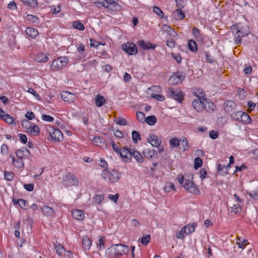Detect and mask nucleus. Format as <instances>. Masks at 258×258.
Listing matches in <instances>:
<instances>
[{
    "instance_id": "f257e3e1",
    "label": "nucleus",
    "mask_w": 258,
    "mask_h": 258,
    "mask_svg": "<svg viewBox=\"0 0 258 258\" xmlns=\"http://www.w3.org/2000/svg\"><path fill=\"white\" fill-rule=\"evenodd\" d=\"M201 96H198L197 98L194 100L192 106L198 112H201L204 109L208 111L214 110V104L207 101L203 96V93H200Z\"/></svg>"
},
{
    "instance_id": "f03ea898",
    "label": "nucleus",
    "mask_w": 258,
    "mask_h": 258,
    "mask_svg": "<svg viewBox=\"0 0 258 258\" xmlns=\"http://www.w3.org/2000/svg\"><path fill=\"white\" fill-rule=\"evenodd\" d=\"M178 182L188 192L195 195L200 194V190L197 185L192 181V178L189 177L184 178L182 175H179L177 177Z\"/></svg>"
},
{
    "instance_id": "7ed1b4c3",
    "label": "nucleus",
    "mask_w": 258,
    "mask_h": 258,
    "mask_svg": "<svg viewBox=\"0 0 258 258\" xmlns=\"http://www.w3.org/2000/svg\"><path fill=\"white\" fill-rule=\"evenodd\" d=\"M232 31L236 38L237 42H240L241 38L248 35L250 32L248 26L241 23L233 25L232 27Z\"/></svg>"
},
{
    "instance_id": "20e7f679",
    "label": "nucleus",
    "mask_w": 258,
    "mask_h": 258,
    "mask_svg": "<svg viewBox=\"0 0 258 258\" xmlns=\"http://www.w3.org/2000/svg\"><path fill=\"white\" fill-rule=\"evenodd\" d=\"M95 3L98 7L103 6L112 11H117L121 9L120 6L114 0H100Z\"/></svg>"
},
{
    "instance_id": "39448f33",
    "label": "nucleus",
    "mask_w": 258,
    "mask_h": 258,
    "mask_svg": "<svg viewBox=\"0 0 258 258\" xmlns=\"http://www.w3.org/2000/svg\"><path fill=\"white\" fill-rule=\"evenodd\" d=\"M101 176L105 180L111 183H114L119 179L120 174L116 170L109 171L108 170H104L102 172Z\"/></svg>"
},
{
    "instance_id": "423d86ee",
    "label": "nucleus",
    "mask_w": 258,
    "mask_h": 258,
    "mask_svg": "<svg viewBox=\"0 0 258 258\" xmlns=\"http://www.w3.org/2000/svg\"><path fill=\"white\" fill-rule=\"evenodd\" d=\"M69 62L66 57H60L54 60L50 65V69L52 71H57L64 68Z\"/></svg>"
},
{
    "instance_id": "0eeeda50",
    "label": "nucleus",
    "mask_w": 258,
    "mask_h": 258,
    "mask_svg": "<svg viewBox=\"0 0 258 258\" xmlns=\"http://www.w3.org/2000/svg\"><path fill=\"white\" fill-rule=\"evenodd\" d=\"M110 252L115 255H121L128 251L127 246L122 244H117L112 245L109 248Z\"/></svg>"
},
{
    "instance_id": "6e6552de",
    "label": "nucleus",
    "mask_w": 258,
    "mask_h": 258,
    "mask_svg": "<svg viewBox=\"0 0 258 258\" xmlns=\"http://www.w3.org/2000/svg\"><path fill=\"white\" fill-rule=\"evenodd\" d=\"M161 90V89L160 87L157 86H152V87L148 88L146 91L147 96L149 97H150L155 98L160 101H163L165 99L163 96L156 94L155 93H150V92L152 90H155L156 92H160Z\"/></svg>"
},
{
    "instance_id": "1a4fd4ad",
    "label": "nucleus",
    "mask_w": 258,
    "mask_h": 258,
    "mask_svg": "<svg viewBox=\"0 0 258 258\" xmlns=\"http://www.w3.org/2000/svg\"><path fill=\"white\" fill-rule=\"evenodd\" d=\"M47 131L51 138L56 141L60 142L63 139V136L60 131L53 127H50Z\"/></svg>"
},
{
    "instance_id": "9d476101",
    "label": "nucleus",
    "mask_w": 258,
    "mask_h": 258,
    "mask_svg": "<svg viewBox=\"0 0 258 258\" xmlns=\"http://www.w3.org/2000/svg\"><path fill=\"white\" fill-rule=\"evenodd\" d=\"M122 49L130 55H135L138 52V49L135 44L131 42H127L122 45Z\"/></svg>"
},
{
    "instance_id": "9b49d317",
    "label": "nucleus",
    "mask_w": 258,
    "mask_h": 258,
    "mask_svg": "<svg viewBox=\"0 0 258 258\" xmlns=\"http://www.w3.org/2000/svg\"><path fill=\"white\" fill-rule=\"evenodd\" d=\"M184 79V76L180 73L173 74L168 80V83L171 85H175L181 83Z\"/></svg>"
},
{
    "instance_id": "f8f14e48",
    "label": "nucleus",
    "mask_w": 258,
    "mask_h": 258,
    "mask_svg": "<svg viewBox=\"0 0 258 258\" xmlns=\"http://www.w3.org/2000/svg\"><path fill=\"white\" fill-rule=\"evenodd\" d=\"M169 96L173 97L179 103H181L182 101L183 97V94L180 90L178 89H173V88H170L169 89Z\"/></svg>"
},
{
    "instance_id": "ddd939ff",
    "label": "nucleus",
    "mask_w": 258,
    "mask_h": 258,
    "mask_svg": "<svg viewBox=\"0 0 258 258\" xmlns=\"http://www.w3.org/2000/svg\"><path fill=\"white\" fill-rule=\"evenodd\" d=\"M61 97L64 101L69 103L74 102L77 99V96L75 94L68 91H63L61 93Z\"/></svg>"
},
{
    "instance_id": "4468645a",
    "label": "nucleus",
    "mask_w": 258,
    "mask_h": 258,
    "mask_svg": "<svg viewBox=\"0 0 258 258\" xmlns=\"http://www.w3.org/2000/svg\"><path fill=\"white\" fill-rule=\"evenodd\" d=\"M133 149H129L126 147H123L119 151L118 153H119L121 158L127 162H130L131 161V154Z\"/></svg>"
},
{
    "instance_id": "2eb2a0df",
    "label": "nucleus",
    "mask_w": 258,
    "mask_h": 258,
    "mask_svg": "<svg viewBox=\"0 0 258 258\" xmlns=\"http://www.w3.org/2000/svg\"><path fill=\"white\" fill-rule=\"evenodd\" d=\"M78 183L77 178L71 174L67 175L63 181V184L66 186H71L77 185Z\"/></svg>"
},
{
    "instance_id": "dca6fc26",
    "label": "nucleus",
    "mask_w": 258,
    "mask_h": 258,
    "mask_svg": "<svg viewBox=\"0 0 258 258\" xmlns=\"http://www.w3.org/2000/svg\"><path fill=\"white\" fill-rule=\"evenodd\" d=\"M16 156L21 159H28L31 156V153L28 149L23 147L17 150L16 153Z\"/></svg>"
},
{
    "instance_id": "f3484780",
    "label": "nucleus",
    "mask_w": 258,
    "mask_h": 258,
    "mask_svg": "<svg viewBox=\"0 0 258 258\" xmlns=\"http://www.w3.org/2000/svg\"><path fill=\"white\" fill-rule=\"evenodd\" d=\"M147 141L153 147H158L161 143V139L155 135H150L147 139Z\"/></svg>"
},
{
    "instance_id": "a211bd4d",
    "label": "nucleus",
    "mask_w": 258,
    "mask_h": 258,
    "mask_svg": "<svg viewBox=\"0 0 258 258\" xmlns=\"http://www.w3.org/2000/svg\"><path fill=\"white\" fill-rule=\"evenodd\" d=\"M236 107V104L233 101L227 100L224 103L223 108L226 112L230 113L234 111Z\"/></svg>"
},
{
    "instance_id": "6ab92c4d",
    "label": "nucleus",
    "mask_w": 258,
    "mask_h": 258,
    "mask_svg": "<svg viewBox=\"0 0 258 258\" xmlns=\"http://www.w3.org/2000/svg\"><path fill=\"white\" fill-rule=\"evenodd\" d=\"M48 53H38L35 56L34 60L37 62L45 63L48 60Z\"/></svg>"
},
{
    "instance_id": "aec40b11",
    "label": "nucleus",
    "mask_w": 258,
    "mask_h": 258,
    "mask_svg": "<svg viewBox=\"0 0 258 258\" xmlns=\"http://www.w3.org/2000/svg\"><path fill=\"white\" fill-rule=\"evenodd\" d=\"M73 217L77 220H82L85 217L84 212L81 210H74L72 212Z\"/></svg>"
},
{
    "instance_id": "412c9836",
    "label": "nucleus",
    "mask_w": 258,
    "mask_h": 258,
    "mask_svg": "<svg viewBox=\"0 0 258 258\" xmlns=\"http://www.w3.org/2000/svg\"><path fill=\"white\" fill-rule=\"evenodd\" d=\"M138 44L144 50L154 49L155 48V46H154L151 43L148 41H145L144 40L139 41L138 42Z\"/></svg>"
},
{
    "instance_id": "4be33fe9",
    "label": "nucleus",
    "mask_w": 258,
    "mask_h": 258,
    "mask_svg": "<svg viewBox=\"0 0 258 258\" xmlns=\"http://www.w3.org/2000/svg\"><path fill=\"white\" fill-rule=\"evenodd\" d=\"M181 9H177L172 13L173 18L177 20H182L185 17V13L181 10Z\"/></svg>"
},
{
    "instance_id": "5701e85b",
    "label": "nucleus",
    "mask_w": 258,
    "mask_h": 258,
    "mask_svg": "<svg viewBox=\"0 0 258 258\" xmlns=\"http://www.w3.org/2000/svg\"><path fill=\"white\" fill-rule=\"evenodd\" d=\"M85 46L82 44H80L77 47V52L78 55L77 59L79 60H82L86 56V54L84 53Z\"/></svg>"
},
{
    "instance_id": "b1692460",
    "label": "nucleus",
    "mask_w": 258,
    "mask_h": 258,
    "mask_svg": "<svg viewBox=\"0 0 258 258\" xmlns=\"http://www.w3.org/2000/svg\"><path fill=\"white\" fill-rule=\"evenodd\" d=\"M43 214L47 217L53 216L54 214V210L50 207L44 206L41 208Z\"/></svg>"
},
{
    "instance_id": "393cba45",
    "label": "nucleus",
    "mask_w": 258,
    "mask_h": 258,
    "mask_svg": "<svg viewBox=\"0 0 258 258\" xmlns=\"http://www.w3.org/2000/svg\"><path fill=\"white\" fill-rule=\"evenodd\" d=\"M92 245V242L87 236H83L82 238V246L84 250H89Z\"/></svg>"
},
{
    "instance_id": "a878e982",
    "label": "nucleus",
    "mask_w": 258,
    "mask_h": 258,
    "mask_svg": "<svg viewBox=\"0 0 258 258\" xmlns=\"http://www.w3.org/2000/svg\"><path fill=\"white\" fill-rule=\"evenodd\" d=\"M93 144L95 145L103 148L105 146V141L104 139L100 137H95L92 140Z\"/></svg>"
},
{
    "instance_id": "bb28decb",
    "label": "nucleus",
    "mask_w": 258,
    "mask_h": 258,
    "mask_svg": "<svg viewBox=\"0 0 258 258\" xmlns=\"http://www.w3.org/2000/svg\"><path fill=\"white\" fill-rule=\"evenodd\" d=\"M179 145L183 151L189 150V146L187 139L185 137L180 138V142Z\"/></svg>"
},
{
    "instance_id": "cd10ccee",
    "label": "nucleus",
    "mask_w": 258,
    "mask_h": 258,
    "mask_svg": "<svg viewBox=\"0 0 258 258\" xmlns=\"http://www.w3.org/2000/svg\"><path fill=\"white\" fill-rule=\"evenodd\" d=\"M25 32L28 36L33 38H36L38 34L37 31L32 28H27L25 30Z\"/></svg>"
},
{
    "instance_id": "c85d7f7f",
    "label": "nucleus",
    "mask_w": 258,
    "mask_h": 258,
    "mask_svg": "<svg viewBox=\"0 0 258 258\" xmlns=\"http://www.w3.org/2000/svg\"><path fill=\"white\" fill-rule=\"evenodd\" d=\"M239 121L243 124H249L251 122V119L247 113L242 112Z\"/></svg>"
},
{
    "instance_id": "c756f323",
    "label": "nucleus",
    "mask_w": 258,
    "mask_h": 258,
    "mask_svg": "<svg viewBox=\"0 0 258 258\" xmlns=\"http://www.w3.org/2000/svg\"><path fill=\"white\" fill-rule=\"evenodd\" d=\"M95 104L97 107L102 106L105 102V99L103 96L98 95L95 98Z\"/></svg>"
},
{
    "instance_id": "7c9ffc66",
    "label": "nucleus",
    "mask_w": 258,
    "mask_h": 258,
    "mask_svg": "<svg viewBox=\"0 0 258 258\" xmlns=\"http://www.w3.org/2000/svg\"><path fill=\"white\" fill-rule=\"evenodd\" d=\"M133 157L138 162L142 163L144 159L142 156L139 153V152L132 150L131 157Z\"/></svg>"
},
{
    "instance_id": "2f4dec72",
    "label": "nucleus",
    "mask_w": 258,
    "mask_h": 258,
    "mask_svg": "<svg viewBox=\"0 0 258 258\" xmlns=\"http://www.w3.org/2000/svg\"><path fill=\"white\" fill-rule=\"evenodd\" d=\"M39 128L36 125H31L27 132L33 136H37L39 133Z\"/></svg>"
},
{
    "instance_id": "473e14b6",
    "label": "nucleus",
    "mask_w": 258,
    "mask_h": 258,
    "mask_svg": "<svg viewBox=\"0 0 258 258\" xmlns=\"http://www.w3.org/2000/svg\"><path fill=\"white\" fill-rule=\"evenodd\" d=\"M236 244L238 245L239 248L243 249L246 245L248 244V242L246 239L241 240L239 237H237L236 238Z\"/></svg>"
},
{
    "instance_id": "72a5a7b5",
    "label": "nucleus",
    "mask_w": 258,
    "mask_h": 258,
    "mask_svg": "<svg viewBox=\"0 0 258 258\" xmlns=\"http://www.w3.org/2000/svg\"><path fill=\"white\" fill-rule=\"evenodd\" d=\"M187 235V231L185 230L184 226L182 227L181 230L176 233V237L178 239H183L185 236Z\"/></svg>"
},
{
    "instance_id": "f704fd0d",
    "label": "nucleus",
    "mask_w": 258,
    "mask_h": 258,
    "mask_svg": "<svg viewBox=\"0 0 258 258\" xmlns=\"http://www.w3.org/2000/svg\"><path fill=\"white\" fill-rule=\"evenodd\" d=\"M13 159V164L17 168H23L24 166V163L22 161V159H21L20 158L18 159H15L14 157H12Z\"/></svg>"
},
{
    "instance_id": "c9c22d12",
    "label": "nucleus",
    "mask_w": 258,
    "mask_h": 258,
    "mask_svg": "<svg viewBox=\"0 0 258 258\" xmlns=\"http://www.w3.org/2000/svg\"><path fill=\"white\" fill-rule=\"evenodd\" d=\"M197 225L196 223H193L192 224H188L184 226L185 230L187 231V235L190 234L194 232Z\"/></svg>"
},
{
    "instance_id": "e433bc0d",
    "label": "nucleus",
    "mask_w": 258,
    "mask_h": 258,
    "mask_svg": "<svg viewBox=\"0 0 258 258\" xmlns=\"http://www.w3.org/2000/svg\"><path fill=\"white\" fill-rule=\"evenodd\" d=\"M145 121L147 124L150 125H154L157 122L156 117L154 115L147 116L145 118Z\"/></svg>"
},
{
    "instance_id": "4c0bfd02",
    "label": "nucleus",
    "mask_w": 258,
    "mask_h": 258,
    "mask_svg": "<svg viewBox=\"0 0 258 258\" xmlns=\"http://www.w3.org/2000/svg\"><path fill=\"white\" fill-rule=\"evenodd\" d=\"M72 27L76 29L83 31L85 29L84 25L79 21H75L72 24Z\"/></svg>"
},
{
    "instance_id": "58836bf2",
    "label": "nucleus",
    "mask_w": 258,
    "mask_h": 258,
    "mask_svg": "<svg viewBox=\"0 0 258 258\" xmlns=\"http://www.w3.org/2000/svg\"><path fill=\"white\" fill-rule=\"evenodd\" d=\"M143 153L144 156L147 158H151L155 156V151L152 149L144 150Z\"/></svg>"
},
{
    "instance_id": "ea45409f",
    "label": "nucleus",
    "mask_w": 258,
    "mask_h": 258,
    "mask_svg": "<svg viewBox=\"0 0 258 258\" xmlns=\"http://www.w3.org/2000/svg\"><path fill=\"white\" fill-rule=\"evenodd\" d=\"M180 142V138L178 139L177 138H173L169 140V144L172 148L177 147L179 145Z\"/></svg>"
},
{
    "instance_id": "a19ab883",
    "label": "nucleus",
    "mask_w": 258,
    "mask_h": 258,
    "mask_svg": "<svg viewBox=\"0 0 258 258\" xmlns=\"http://www.w3.org/2000/svg\"><path fill=\"white\" fill-rule=\"evenodd\" d=\"M242 111L233 112L230 114V117L236 121H240Z\"/></svg>"
},
{
    "instance_id": "79ce46f5",
    "label": "nucleus",
    "mask_w": 258,
    "mask_h": 258,
    "mask_svg": "<svg viewBox=\"0 0 258 258\" xmlns=\"http://www.w3.org/2000/svg\"><path fill=\"white\" fill-rule=\"evenodd\" d=\"M227 122V118L225 117L218 118L217 120V124L218 126L222 127Z\"/></svg>"
},
{
    "instance_id": "37998d69",
    "label": "nucleus",
    "mask_w": 258,
    "mask_h": 258,
    "mask_svg": "<svg viewBox=\"0 0 258 258\" xmlns=\"http://www.w3.org/2000/svg\"><path fill=\"white\" fill-rule=\"evenodd\" d=\"M188 47L192 51L195 52L197 50V44L195 41L192 39L188 40Z\"/></svg>"
},
{
    "instance_id": "c03bdc74",
    "label": "nucleus",
    "mask_w": 258,
    "mask_h": 258,
    "mask_svg": "<svg viewBox=\"0 0 258 258\" xmlns=\"http://www.w3.org/2000/svg\"><path fill=\"white\" fill-rule=\"evenodd\" d=\"M162 28L164 31L168 32L171 36L175 37L177 35V33L167 25H164Z\"/></svg>"
},
{
    "instance_id": "a18cd8bd",
    "label": "nucleus",
    "mask_w": 258,
    "mask_h": 258,
    "mask_svg": "<svg viewBox=\"0 0 258 258\" xmlns=\"http://www.w3.org/2000/svg\"><path fill=\"white\" fill-rule=\"evenodd\" d=\"M136 116L137 119L140 122L143 123L145 121V115L142 112H137L136 113Z\"/></svg>"
},
{
    "instance_id": "49530a36",
    "label": "nucleus",
    "mask_w": 258,
    "mask_h": 258,
    "mask_svg": "<svg viewBox=\"0 0 258 258\" xmlns=\"http://www.w3.org/2000/svg\"><path fill=\"white\" fill-rule=\"evenodd\" d=\"M132 135L133 140L135 143H137L138 141H140L141 139L140 134L136 131L132 132Z\"/></svg>"
},
{
    "instance_id": "de8ad7c7",
    "label": "nucleus",
    "mask_w": 258,
    "mask_h": 258,
    "mask_svg": "<svg viewBox=\"0 0 258 258\" xmlns=\"http://www.w3.org/2000/svg\"><path fill=\"white\" fill-rule=\"evenodd\" d=\"M54 248H55V249L56 250L57 254L59 255L62 254L63 252H65V251H66L64 250L63 247L60 244H58L57 245H55Z\"/></svg>"
},
{
    "instance_id": "09e8293b",
    "label": "nucleus",
    "mask_w": 258,
    "mask_h": 258,
    "mask_svg": "<svg viewBox=\"0 0 258 258\" xmlns=\"http://www.w3.org/2000/svg\"><path fill=\"white\" fill-rule=\"evenodd\" d=\"M21 124L23 128L26 130V132H27L31 126L30 122L26 119H23L21 122Z\"/></svg>"
},
{
    "instance_id": "8fccbe9b",
    "label": "nucleus",
    "mask_w": 258,
    "mask_h": 258,
    "mask_svg": "<svg viewBox=\"0 0 258 258\" xmlns=\"http://www.w3.org/2000/svg\"><path fill=\"white\" fill-rule=\"evenodd\" d=\"M172 190H175V186L173 183H169L165 185L164 187V190L166 192H168Z\"/></svg>"
},
{
    "instance_id": "3c124183",
    "label": "nucleus",
    "mask_w": 258,
    "mask_h": 258,
    "mask_svg": "<svg viewBox=\"0 0 258 258\" xmlns=\"http://www.w3.org/2000/svg\"><path fill=\"white\" fill-rule=\"evenodd\" d=\"M104 199V196L102 195H97L94 197V201L95 203L100 204Z\"/></svg>"
},
{
    "instance_id": "603ef678",
    "label": "nucleus",
    "mask_w": 258,
    "mask_h": 258,
    "mask_svg": "<svg viewBox=\"0 0 258 258\" xmlns=\"http://www.w3.org/2000/svg\"><path fill=\"white\" fill-rule=\"evenodd\" d=\"M27 19L29 21L33 23H37L39 22V19L36 17L32 15H28L27 16Z\"/></svg>"
},
{
    "instance_id": "864d4df0",
    "label": "nucleus",
    "mask_w": 258,
    "mask_h": 258,
    "mask_svg": "<svg viewBox=\"0 0 258 258\" xmlns=\"http://www.w3.org/2000/svg\"><path fill=\"white\" fill-rule=\"evenodd\" d=\"M202 160L200 157H197L195 159V168L198 169L202 165Z\"/></svg>"
},
{
    "instance_id": "5fc2aeb1",
    "label": "nucleus",
    "mask_w": 258,
    "mask_h": 258,
    "mask_svg": "<svg viewBox=\"0 0 258 258\" xmlns=\"http://www.w3.org/2000/svg\"><path fill=\"white\" fill-rule=\"evenodd\" d=\"M246 194L254 200H257L258 199V190L253 191L252 192L246 191Z\"/></svg>"
},
{
    "instance_id": "6e6d98bb",
    "label": "nucleus",
    "mask_w": 258,
    "mask_h": 258,
    "mask_svg": "<svg viewBox=\"0 0 258 258\" xmlns=\"http://www.w3.org/2000/svg\"><path fill=\"white\" fill-rule=\"evenodd\" d=\"M3 119L8 124H12L14 122L13 117L9 114L4 116Z\"/></svg>"
},
{
    "instance_id": "4d7b16f0",
    "label": "nucleus",
    "mask_w": 258,
    "mask_h": 258,
    "mask_svg": "<svg viewBox=\"0 0 258 258\" xmlns=\"http://www.w3.org/2000/svg\"><path fill=\"white\" fill-rule=\"evenodd\" d=\"M241 211V208L238 204H235L231 207V212L238 213Z\"/></svg>"
},
{
    "instance_id": "13d9d810",
    "label": "nucleus",
    "mask_w": 258,
    "mask_h": 258,
    "mask_svg": "<svg viewBox=\"0 0 258 258\" xmlns=\"http://www.w3.org/2000/svg\"><path fill=\"white\" fill-rule=\"evenodd\" d=\"M27 92L33 95L36 99H37L38 100H41V98L38 95V94L32 88H29Z\"/></svg>"
},
{
    "instance_id": "bf43d9fd",
    "label": "nucleus",
    "mask_w": 258,
    "mask_h": 258,
    "mask_svg": "<svg viewBox=\"0 0 258 258\" xmlns=\"http://www.w3.org/2000/svg\"><path fill=\"white\" fill-rule=\"evenodd\" d=\"M104 243H105V240L102 237H100L99 239V243H98V248L100 250H102L104 249Z\"/></svg>"
},
{
    "instance_id": "052dcab7",
    "label": "nucleus",
    "mask_w": 258,
    "mask_h": 258,
    "mask_svg": "<svg viewBox=\"0 0 258 258\" xmlns=\"http://www.w3.org/2000/svg\"><path fill=\"white\" fill-rule=\"evenodd\" d=\"M150 236L149 235H147L146 236H143L141 241L142 243L144 245H147L148 243L150 241Z\"/></svg>"
},
{
    "instance_id": "680f3d73",
    "label": "nucleus",
    "mask_w": 258,
    "mask_h": 258,
    "mask_svg": "<svg viewBox=\"0 0 258 258\" xmlns=\"http://www.w3.org/2000/svg\"><path fill=\"white\" fill-rule=\"evenodd\" d=\"M14 178V174L11 172H5V178L7 180L11 181Z\"/></svg>"
},
{
    "instance_id": "e2e57ef3",
    "label": "nucleus",
    "mask_w": 258,
    "mask_h": 258,
    "mask_svg": "<svg viewBox=\"0 0 258 258\" xmlns=\"http://www.w3.org/2000/svg\"><path fill=\"white\" fill-rule=\"evenodd\" d=\"M41 118L43 120H45L47 122H52L54 120L53 118L51 116L45 114H42L41 116Z\"/></svg>"
},
{
    "instance_id": "0e129e2a",
    "label": "nucleus",
    "mask_w": 258,
    "mask_h": 258,
    "mask_svg": "<svg viewBox=\"0 0 258 258\" xmlns=\"http://www.w3.org/2000/svg\"><path fill=\"white\" fill-rule=\"evenodd\" d=\"M219 133L217 131H212L209 133L210 137L212 139H216L218 137Z\"/></svg>"
},
{
    "instance_id": "69168bd1",
    "label": "nucleus",
    "mask_w": 258,
    "mask_h": 258,
    "mask_svg": "<svg viewBox=\"0 0 258 258\" xmlns=\"http://www.w3.org/2000/svg\"><path fill=\"white\" fill-rule=\"evenodd\" d=\"M192 31V34L194 35V36H195V38H200V31L198 28H197L196 27H194Z\"/></svg>"
},
{
    "instance_id": "338daca9",
    "label": "nucleus",
    "mask_w": 258,
    "mask_h": 258,
    "mask_svg": "<svg viewBox=\"0 0 258 258\" xmlns=\"http://www.w3.org/2000/svg\"><path fill=\"white\" fill-rule=\"evenodd\" d=\"M112 70V67L108 64L104 65L102 67V71L104 73H108Z\"/></svg>"
},
{
    "instance_id": "774afa93",
    "label": "nucleus",
    "mask_w": 258,
    "mask_h": 258,
    "mask_svg": "<svg viewBox=\"0 0 258 258\" xmlns=\"http://www.w3.org/2000/svg\"><path fill=\"white\" fill-rule=\"evenodd\" d=\"M116 122L117 124L119 125H125L126 124V121L125 119L123 118H117L116 119Z\"/></svg>"
}]
</instances>
